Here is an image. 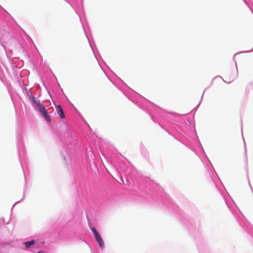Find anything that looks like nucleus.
<instances>
[{
	"label": "nucleus",
	"instance_id": "f257e3e1",
	"mask_svg": "<svg viewBox=\"0 0 253 253\" xmlns=\"http://www.w3.org/2000/svg\"><path fill=\"white\" fill-rule=\"evenodd\" d=\"M37 106L38 107V109L39 111L42 115L43 117L44 118L45 120L48 122L50 121V117L48 115L45 108L44 107L43 105H42L41 103H37Z\"/></svg>",
	"mask_w": 253,
	"mask_h": 253
},
{
	"label": "nucleus",
	"instance_id": "f03ea898",
	"mask_svg": "<svg viewBox=\"0 0 253 253\" xmlns=\"http://www.w3.org/2000/svg\"><path fill=\"white\" fill-rule=\"evenodd\" d=\"M56 111L59 117L61 119H64L65 118V115L64 114V111L61 108V106L60 105H58L56 107Z\"/></svg>",
	"mask_w": 253,
	"mask_h": 253
},
{
	"label": "nucleus",
	"instance_id": "7ed1b4c3",
	"mask_svg": "<svg viewBox=\"0 0 253 253\" xmlns=\"http://www.w3.org/2000/svg\"><path fill=\"white\" fill-rule=\"evenodd\" d=\"M91 231L94 235V236L96 241H98V240L102 238L101 235L97 231V230H96V229L95 228H92L91 229Z\"/></svg>",
	"mask_w": 253,
	"mask_h": 253
},
{
	"label": "nucleus",
	"instance_id": "20e7f679",
	"mask_svg": "<svg viewBox=\"0 0 253 253\" xmlns=\"http://www.w3.org/2000/svg\"><path fill=\"white\" fill-rule=\"evenodd\" d=\"M35 243V241L32 240L29 242H25L24 243V244H25L26 247L28 248H29L30 247H31L32 245H34Z\"/></svg>",
	"mask_w": 253,
	"mask_h": 253
},
{
	"label": "nucleus",
	"instance_id": "39448f33",
	"mask_svg": "<svg viewBox=\"0 0 253 253\" xmlns=\"http://www.w3.org/2000/svg\"><path fill=\"white\" fill-rule=\"evenodd\" d=\"M97 242H98L99 246L100 248L104 247V241H103L102 238L100 239L97 241Z\"/></svg>",
	"mask_w": 253,
	"mask_h": 253
},
{
	"label": "nucleus",
	"instance_id": "423d86ee",
	"mask_svg": "<svg viewBox=\"0 0 253 253\" xmlns=\"http://www.w3.org/2000/svg\"><path fill=\"white\" fill-rule=\"evenodd\" d=\"M38 253H47L44 251H40L38 252Z\"/></svg>",
	"mask_w": 253,
	"mask_h": 253
},
{
	"label": "nucleus",
	"instance_id": "0eeeda50",
	"mask_svg": "<svg viewBox=\"0 0 253 253\" xmlns=\"http://www.w3.org/2000/svg\"><path fill=\"white\" fill-rule=\"evenodd\" d=\"M2 35L0 33V40H1L2 39Z\"/></svg>",
	"mask_w": 253,
	"mask_h": 253
}]
</instances>
